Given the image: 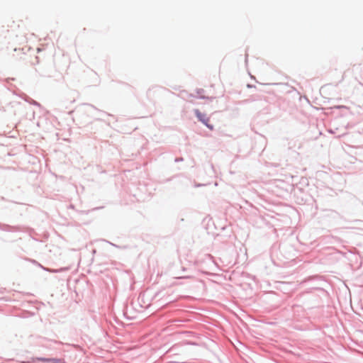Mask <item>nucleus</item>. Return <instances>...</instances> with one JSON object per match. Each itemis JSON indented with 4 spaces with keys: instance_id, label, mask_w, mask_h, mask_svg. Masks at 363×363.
<instances>
[{
    "instance_id": "f03ea898",
    "label": "nucleus",
    "mask_w": 363,
    "mask_h": 363,
    "mask_svg": "<svg viewBox=\"0 0 363 363\" xmlns=\"http://www.w3.org/2000/svg\"><path fill=\"white\" fill-rule=\"evenodd\" d=\"M52 363H65V362H60L58 359H53Z\"/></svg>"
},
{
    "instance_id": "f257e3e1",
    "label": "nucleus",
    "mask_w": 363,
    "mask_h": 363,
    "mask_svg": "<svg viewBox=\"0 0 363 363\" xmlns=\"http://www.w3.org/2000/svg\"><path fill=\"white\" fill-rule=\"evenodd\" d=\"M194 112L199 121L206 124L211 130L213 129V125L208 123V118L205 113H202L199 109H196Z\"/></svg>"
}]
</instances>
